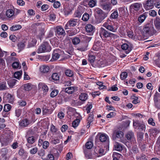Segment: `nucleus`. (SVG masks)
Listing matches in <instances>:
<instances>
[{"mask_svg":"<svg viewBox=\"0 0 160 160\" xmlns=\"http://www.w3.org/2000/svg\"><path fill=\"white\" fill-rule=\"evenodd\" d=\"M112 22L111 21L108 19L107 21L103 24V26L111 31L115 32L117 31L118 27L115 25H112Z\"/></svg>","mask_w":160,"mask_h":160,"instance_id":"obj_2","label":"nucleus"},{"mask_svg":"<svg viewBox=\"0 0 160 160\" xmlns=\"http://www.w3.org/2000/svg\"><path fill=\"white\" fill-rule=\"evenodd\" d=\"M97 0H90L88 2V5L91 8H93L96 5Z\"/></svg>","mask_w":160,"mask_h":160,"instance_id":"obj_35","label":"nucleus"},{"mask_svg":"<svg viewBox=\"0 0 160 160\" xmlns=\"http://www.w3.org/2000/svg\"><path fill=\"white\" fill-rule=\"evenodd\" d=\"M125 137L128 142H131L132 144L135 143L136 141L134 134L132 132L129 131L128 132Z\"/></svg>","mask_w":160,"mask_h":160,"instance_id":"obj_4","label":"nucleus"},{"mask_svg":"<svg viewBox=\"0 0 160 160\" xmlns=\"http://www.w3.org/2000/svg\"><path fill=\"white\" fill-rule=\"evenodd\" d=\"M80 120L79 119H76L74 120L72 123V126L74 128L77 127L80 122Z\"/></svg>","mask_w":160,"mask_h":160,"instance_id":"obj_44","label":"nucleus"},{"mask_svg":"<svg viewBox=\"0 0 160 160\" xmlns=\"http://www.w3.org/2000/svg\"><path fill=\"white\" fill-rule=\"evenodd\" d=\"M49 69V67L47 66L42 65L41 66L40 68V71L42 72L46 73L48 72Z\"/></svg>","mask_w":160,"mask_h":160,"instance_id":"obj_22","label":"nucleus"},{"mask_svg":"<svg viewBox=\"0 0 160 160\" xmlns=\"http://www.w3.org/2000/svg\"><path fill=\"white\" fill-rule=\"evenodd\" d=\"M36 42L37 41L36 39H32L31 42L28 43L27 48H29L34 46L36 44Z\"/></svg>","mask_w":160,"mask_h":160,"instance_id":"obj_31","label":"nucleus"},{"mask_svg":"<svg viewBox=\"0 0 160 160\" xmlns=\"http://www.w3.org/2000/svg\"><path fill=\"white\" fill-rule=\"evenodd\" d=\"M110 32H109L103 28H101L99 32V34L101 38L109 37Z\"/></svg>","mask_w":160,"mask_h":160,"instance_id":"obj_7","label":"nucleus"},{"mask_svg":"<svg viewBox=\"0 0 160 160\" xmlns=\"http://www.w3.org/2000/svg\"><path fill=\"white\" fill-rule=\"evenodd\" d=\"M128 76V73L126 72H123L120 74V78L122 80H124Z\"/></svg>","mask_w":160,"mask_h":160,"instance_id":"obj_54","label":"nucleus"},{"mask_svg":"<svg viewBox=\"0 0 160 160\" xmlns=\"http://www.w3.org/2000/svg\"><path fill=\"white\" fill-rule=\"evenodd\" d=\"M63 12L65 15L68 16L72 13V10L69 7H65L63 9Z\"/></svg>","mask_w":160,"mask_h":160,"instance_id":"obj_21","label":"nucleus"},{"mask_svg":"<svg viewBox=\"0 0 160 160\" xmlns=\"http://www.w3.org/2000/svg\"><path fill=\"white\" fill-rule=\"evenodd\" d=\"M146 17V16L145 13L141 15L138 17V21L141 23L143 22L145 19Z\"/></svg>","mask_w":160,"mask_h":160,"instance_id":"obj_34","label":"nucleus"},{"mask_svg":"<svg viewBox=\"0 0 160 160\" xmlns=\"http://www.w3.org/2000/svg\"><path fill=\"white\" fill-rule=\"evenodd\" d=\"M99 154V156H101L103 155H104L106 153V152L103 149L99 148L98 151Z\"/></svg>","mask_w":160,"mask_h":160,"instance_id":"obj_56","label":"nucleus"},{"mask_svg":"<svg viewBox=\"0 0 160 160\" xmlns=\"http://www.w3.org/2000/svg\"><path fill=\"white\" fill-rule=\"evenodd\" d=\"M102 8L104 10L110 11L112 8V6L110 4L106 3L102 5Z\"/></svg>","mask_w":160,"mask_h":160,"instance_id":"obj_29","label":"nucleus"},{"mask_svg":"<svg viewBox=\"0 0 160 160\" xmlns=\"http://www.w3.org/2000/svg\"><path fill=\"white\" fill-rule=\"evenodd\" d=\"M93 118L92 114H90L89 116L87 119V127L89 128L90 127V125L91 123L93 121Z\"/></svg>","mask_w":160,"mask_h":160,"instance_id":"obj_19","label":"nucleus"},{"mask_svg":"<svg viewBox=\"0 0 160 160\" xmlns=\"http://www.w3.org/2000/svg\"><path fill=\"white\" fill-rule=\"evenodd\" d=\"M41 86H42V89L43 93L46 94V93L48 91L49 89L48 87L46 85L44 84H41Z\"/></svg>","mask_w":160,"mask_h":160,"instance_id":"obj_41","label":"nucleus"},{"mask_svg":"<svg viewBox=\"0 0 160 160\" xmlns=\"http://www.w3.org/2000/svg\"><path fill=\"white\" fill-rule=\"evenodd\" d=\"M93 146V144L92 142H88L86 144L85 147L83 148L84 154L86 157L88 158H90L91 155L90 152L88 149H91Z\"/></svg>","mask_w":160,"mask_h":160,"instance_id":"obj_3","label":"nucleus"},{"mask_svg":"<svg viewBox=\"0 0 160 160\" xmlns=\"http://www.w3.org/2000/svg\"><path fill=\"white\" fill-rule=\"evenodd\" d=\"M51 131L53 133H57L58 132H59L58 131L55 127L53 125L51 126Z\"/></svg>","mask_w":160,"mask_h":160,"instance_id":"obj_61","label":"nucleus"},{"mask_svg":"<svg viewBox=\"0 0 160 160\" xmlns=\"http://www.w3.org/2000/svg\"><path fill=\"white\" fill-rule=\"evenodd\" d=\"M131 6L135 10L138 11L140 9L142 4L140 3H136L132 4Z\"/></svg>","mask_w":160,"mask_h":160,"instance_id":"obj_20","label":"nucleus"},{"mask_svg":"<svg viewBox=\"0 0 160 160\" xmlns=\"http://www.w3.org/2000/svg\"><path fill=\"white\" fill-rule=\"evenodd\" d=\"M27 143L26 146L28 148H29L32 147V144L35 142V139L33 136L29 137L27 139Z\"/></svg>","mask_w":160,"mask_h":160,"instance_id":"obj_11","label":"nucleus"},{"mask_svg":"<svg viewBox=\"0 0 160 160\" xmlns=\"http://www.w3.org/2000/svg\"><path fill=\"white\" fill-rule=\"evenodd\" d=\"M74 87H70L66 88L65 90V92L69 94H72L74 91Z\"/></svg>","mask_w":160,"mask_h":160,"instance_id":"obj_24","label":"nucleus"},{"mask_svg":"<svg viewBox=\"0 0 160 160\" xmlns=\"http://www.w3.org/2000/svg\"><path fill=\"white\" fill-rule=\"evenodd\" d=\"M138 97L136 96L134 97L133 98V99L132 101L133 103L137 104L140 102V101L138 100Z\"/></svg>","mask_w":160,"mask_h":160,"instance_id":"obj_62","label":"nucleus"},{"mask_svg":"<svg viewBox=\"0 0 160 160\" xmlns=\"http://www.w3.org/2000/svg\"><path fill=\"white\" fill-rule=\"evenodd\" d=\"M153 28L149 25H146L143 28V31L144 33L149 34L150 32L153 30Z\"/></svg>","mask_w":160,"mask_h":160,"instance_id":"obj_15","label":"nucleus"},{"mask_svg":"<svg viewBox=\"0 0 160 160\" xmlns=\"http://www.w3.org/2000/svg\"><path fill=\"white\" fill-rule=\"evenodd\" d=\"M11 108V106L10 104H6L4 107L3 110L5 112H8L9 111Z\"/></svg>","mask_w":160,"mask_h":160,"instance_id":"obj_48","label":"nucleus"},{"mask_svg":"<svg viewBox=\"0 0 160 160\" xmlns=\"http://www.w3.org/2000/svg\"><path fill=\"white\" fill-rule=\"evenodd\" d=\"M60 2L59 1H57L54 2L53 6L54 8H57L60 7Z\"/></svg>","mask_w":160,"mask_h":160,"instance_id":"obj_63","label":"nucleus"},{"mask_svg":"<svg viewBox=\"0 0 160 160\" xmlns=\"http://www.w3.org/2000/svg\"><path fill=\"white\" fill-rule=\"evenodd\" d=\"M108 137L106 134L101 135L99 137V139L101 142H105L108 139Z\"/></svg>","mask_w":160,"mask_h":160,"instance_id":"obj_33","label":"nucleus"},{"mask_svg":"<svg viewBox=\"0 0 160 160\" xmlns=\"http://www.w3.org/2000/svg\"><path fill=\"white\" fill-rule=\"evenodd\" d=\"M85 29L88 35H92L94 32L95 28L92 25L88 24L86 26Z\"/></svg>","mask_w":160,"mask_h":160,"instance_id":"obj_6","label":"nucleus"},{"mask_svg":"<svg viewBox=\"0 0 160 160\" xmlns=\"http://www.w3.org/2000/svg\"><path fill=\"white\" fill-rule=\"evenodd\" d=\"M25 43L26 41L25 40H23L21 42H19L17 45L18 48L21 51L23 49L25 46Z\"/></svg>","mask_w":160,"mask_h":160,"instance_id":"obj_17","label":"nucleus"},{"mask_svg":"<svg viewBox=\"0 0 160 160\" xmlns=\"http://www.w3.org/2000/svg\"><path fill=\"white\" fill-rule=\"evenodd\" d=\"M118 11H115L111 14L110 17V18H117L118 17Z\"/></svg>","mask_w":160,"mask_h":160,"instance_id":"obj_42","label":"nucleus"},{"mask_svg":"<svg viewBox=\"0 0 160 160\" xmlns=\"http://www.w3.org/2000/svg\"><path fill=\"white\" fill-rule=\"evenodd\" d=\"M45 32V30L43 29H42L39 31V32L38 35V37L41 40L44 36Z\"/></svg>","mask_w":160,"mask_h":160,"instance_id":"obj_39","label":"nucleus"},{"mask_svg":"<svg viewBox=\"0 0 160 160\" xmlns=\"http://www.w3.org/2000/svg\"><path fill=\"white\" fill-rule=\"evenodd\" d=\"M116 150L120 151L122 150V147L121 145L118 143H117L114 145Z\"/></svg>","mask_w":160,"mask_h":160,"instance_id":"obj_49","label":"nucleus"},{"mask_svg":"<svg viewBox=\"0 0 160 160\" xmlns=\"http://www.w3.org/2000/svg\"><path fill=\"white\" fill-rule=\"evenodd\" d=\"M65 75L69 77H72L73 75V72L69 69H67L65 71Z\"/></svg>","mask_w":160,"mask_h":160,"instance_id":"obj_38","label":"nucleus"},{"mask_svg":"<svg viewBox=\"0 0 160 160\" xmlns=\"http://www.w3.org/2000/svg\"><path fill=\"white\" fill-rule=\"evenodd\" d=\"M43 115L50 114L52 113V111L51 109H48L46 107H44L42 110Z\"/></svg>","mask_w":160,"mask_h":160,"instance_id":"obj_18","label":"nucleus"},{"mask_svg":"<svg viewBox=\"0 0 160 160\" xmlns=\"http://www.w3.org/2000/svg\"><path fill=\"white\" fill-rule=\"evenodd\" d=\"M79 98L82 101H85L88 98V95L85 93H81L79 95Z\"/></svg>","mask_w":160,"mask_h":160,"instance_id":"obj_32","label":"nucleus"},{"mask_svg":"<svg viewBox=\"0 0 160 160\" xmlns=\"http://www.w3.org/2000/svg\"><path fill=\"white\" fill-rule=\"evenodd\" d=\"M33 86L30 83H28L24 85V87L26 91L30 90L33 88Z\"/></svg>","mask_w":160,"mask_h":160,"instance_id":"obj_23","label":"nucleus"},{"mask_svg":"<svg viewBox=\"0 0 160 160\" xmlns=\"http://www.w3.org/2000/svg\"><path fill=\"white\" fill-rule=\"evenodd\" d=\"M14 12L12 9H9L7 11L6 15L8 18L13 17L14 16Z\"/></svg>","mask_w":160,"mask_h":160,"instance_id":"obj_26","label":"nucleus"},{"mask_svg":"<svg viewBox=\"0 0 160 160\" xmlns=\"http://www.w3.org/2000/svg\"><path fill=\"white\" fill-rule=\"evenodd\" d=\"M151 132L154 135L157 134L159 132V131L157 128H152L151 130Z\"/></svg>","mask_w":160,"mask_h":160,"instance_id":"obj_59","label":"nucleus"},{"mask_svg":"<svg viewBox=\"0 0 160 160\" xmlns=\"http://www.w3.org/2000/svg\"><path fill=\"white\" fill-rule=\"evenodd\" d=\"M123 133L121 131L117 130L114 131L112 137L113 140H115L117 138H121L123 137Z\"/></svg>","mask_w":160,"mask_h":160,"instance_id":"obj_8","label":"nucleus"},{"mask_svg":"<svg viewBox=\"0 0 160 160\" xmlns=\"http://www.w3.org/2000/svg\"><path fill=\"white\" fill-rule=\"evenodd\" d=\"M6 97L7 98V100L8 102L10 103H12L13 102V99L12 96L11 94L8 93Z\"/></svg>","mask_w":160,"mask_h":160,"instance_id":"obj_46","label":"nucleus"},{"mask_svg":"<svg viewBox=\"0 0 160 160\" xmlns=\"http://www.w3.org/2000/svg\"><path fill=\"white\" fill-rule=\"evenodd\" d=\"M15 60V58L11 56H9L6 59L7 62H11L12 61H14Z\"/></svg>","mask_w":160,"mask_h":160,"instance_id":"obj_64","label":"nucleus"},{"mask_svg":"<svg viewBox=\"0 0 160 160\" xmlns=\"http://www.w3.org/2000/svg\"><path fill=\"white\" fill-rule=\"evenodd\" d=\"M58 91L57 89L53 90L50 93V97L52 98H54L56 97L58 93Z\"/></svg>","mask_w":160,"mask_h":160,"instance_id":"obj_43","label":"nucleus"},{"mask_svg":"<svg viewBox=\"0 0 160 160\" xmlns=\"http://www.w3.org/2000/svg\"><path fill=\"white\" fill-rule=\"evenodd\" d=\"M38 149L37 147H35L32 148L30 151V153L31 154H34L37 153Z\"/></svg>","mask_w":160,"mask_h":160,"instance_id":"obj_53","label":"nucleus"},{"mask_svg":"<svg viewBox=\"0 0 160 160\" xmlns=\"http://www.w3.org/2000/svg\"><path fill=\"white\" fill-rule=\"evenodd\" d=\"M155 2L152 1L148 0L146 3L144 4V7L146 10H148L152 8L153 5L155 4Z\"/></svg>","mask_w":160,"mask_h":160,"instance_id":"obj_10","label":"nucleus"},{"mask_svg":"<svg viewBox=\"0 0 160 160\" xmlns=\"http://www.w3.org/2000/svg\"><path fill=\"white\" fill-rule=\"evenodd\" d=\"M95 57L94 56L89 54L88 55V60L91 62H93L95 60Z\"/></svg>","mask_w":160,"mask_h":160,"instance_id":"obj_52","label":"nucleus"},{"mask_svg":"<svg viewBox=\"0 0 160 160\" xmlns=\"http://www.w3.org/2000/svg\"><path fill=\"white\" fill-rule=\"evenodd\" d=\"M107 15L103 12L101 14L99 15L96 16L95 18L97 20V22L98 23L101 22L107 17Z\"/></svg>","mask_w":160,"mask_h":160,"instance_id":"obj_13","label":"nucleus"},{"mask_svg":"<svg viewBox=\"0 0 160 160\" xmlns=\"http://www.w3.org/2000/svg\"><path fill=\"white\" fill-rule=\"evenodd\" d=\"M89 18V14L87 13H85L82 16V19L84 21H87Z\"/></svg>","mask_w":160,"mask_h":160,"instance_id":"obj_50","label":"nucleus"},{"mask_svg":"<svg viewBox=\"0 0 160 160\" xmlns=\"http://www.w3.org/2000/svg\"><path fill=\"white\" fill-rule=\"evenodd\" d=\"M52 78L54 81H57L59 79V76L58 73H53L52 76Z\"/></svg>","mask_w":160,"mask_h":160,"instance_id":"obj_47","label":"nucleus"},{"mask_svg":"<svg viewBox=\"0 0 160 160\" xmlns=\"http://www.w3.org/2000/svg\"><path fill=\"white\" fill-rule=\"evenodd\" d=\"M7 88L5 82H2L0 83V90H3Z\"/></svg>","mask_w":160,"mask_h":160,"instance_id":"obj_40","label":"nucleus"},{"mask_svg":"<svg viewBox=\"0 0 160 160\" xmlns=\"http://www.w3.org/2000/svg\"><path fill=\"white\" fill-rule=\"evenodd\" d=\"M59 50L57 49L54 50L52 54V58L51 59L52 61L57 60L60 57V54L59 53Z\"/></svg>","mask_w":160,"mask_h":160,"instance_id":"obj_14","label":"nucleus"},{"mask_svg":"<svg viewBox=\"0 0 160 160\" xmlns=\"http://www.w3.org/2000/svg\"><path fill=\"white\" fill-rule=\"evenodd\" d=\"M51 50V48L49 44L46 42L42 44L37 50L38 53L49 52Z\"/></svg>","mask_w":160,"mask_h":160,"instance_id":"obj_1","label":"nucleus"},{"mask_svg":"<svg viewBox=\"0 0 160 160\" xmlns=\"http://www.w3.org/2000/svg\"><path fill=\"white\" fill-rule=\"evenodd\" d=\"M87 46L85 45H83L82 46H80L77 48V50L81 52L85 51L87 50Z\"/></svg>","mask_w":160,"mask_h":160,"instance_id":"obj_51","label":"nucleus"},{"mask_svg":"<svg viewBox=\"0 0 160 160\" xmlns=\"http://www.w3.org/2000/svg\"><path fill=\"white\" fill-rule=\"evenodd\" d=\"M78 20L74 18H71L68 21L66 25V27H68V25L70 27H74L77 25L78 24Z\"/></svg>","mask_w":160,"mask_h":160,"instance_id":"obj_9","label":"nucleus"},{"mask_svg":"<svg viewBox=\"0 0 160 160\" xmlns=\"http://www.w3.org/2000/svg\"><path fill=\"white\" fill-rule=\"evenodd\" d=\"M154 23L157 28L158 29H160V19L157 17L154 20Z\"/></svg>","mask_w":160,"mask_h":160,"instance_id":"obj_27","label":"nucleus"},{"mask_svg":"<svg viewBox=\"0 0 160 160\" xmlns=\"http://www.w3.org/2000/svg\"><path fill=\"white\" fill-rule=\"evenodd\" d=\"M22 74V71H19L15 72L14 76L15 78L19 79L21 76Z\"/></svg>","mask_w":160,"mask_h":160,"instance_id":"obj_36","label":"nucleus"},{"mask_svg":"<svg viewBox=\"0 0 160 160\" xmlns=\"http://www.w3.org/2000/svg\"><path fill=\"white\" fill-rule=\"evenodd\" d=\"M92 105L90 102H88L86 106V110L87 112L88 113L90 112V110L92 108Z\"/></svg>","mask_w":160,"mask_h":160,"instance_id":"obj_45","label":"nucleus"},{"mask_svg":"<svg viewBox=\"0 0 160 160\" xmlns=\"http://www.w3.org/2000/svg\"><path fill=\"white\" fill-rule=\"evenodd\" d=\"M31 123V122L29 120L26 118L20 121L19 125L21 127H26L29 125Z\"/></svg>","mask_w":160,"mask_h":160,"instance_id":"obj_12","label":"nucleus"},{"mask_svg":"<svg viewBox=\"0 0 160 160\" xmlns=\"http://www.w3.org/2000/svg\"><path fill=\"white\" fill-rule=\"evenodd\" d=\"M44 160H54V157L53 155L51 154H48L46 158L44 159Z\"/></svg>","mask_w":160,"mask_h":160,"instance_id":"obj_58","label":"nucleus"},{"mask_svg":"<svg viewBox=\"0 0 160 160\" xmlns=\"http://www.w3.org/2000/svg\"><path fill=\"white\" fill-rule=\"evenodd\" d=\"M22 109L18 108L16 109L15 112V114L16 116L18 118L21 115L22 113Z\"/></svg>","mask_w":160,"mask_h":160,"instance_id":"obj_55","label":"nucleus"},{"mask_svg":"<svg viewBox=\"0 0 160 160\" xmlns=\"http://www.w3.org/2000/svg\"><path fill=\"white\" fill-rule=\"evenodd\" d=\"M17 81L15 79H10L8 81V84L10 88H12L15 85Z\"/></svg>","mask_w":160,"mask_h":160,"instance_id":"obj_25","label":"nucleus"},{"mask_svg":"<svg viewBox=\"0 0 160 160\" xmlns=\"http://www.w3.org/2000/svg\"><path fill=\"white\" fill-rule=\"evenodd\" d=\"M84 8L82 6H79L75 11L74 14V17L80 18L82 14L84 12Z\"/></svg>","mask_w":160,"mask_h":160,"instance_id":"obj_5","label":"nucleus"},{"mask_svg":"<svg viewBox=\"0 0 160 160\" xmlns=\"http://www.w3.org/2000/svg\"><path fill=\"white\" fill-rule=\"evenodd\" d=\"M56 33L59 35L65 36L66 34V33L63 28L60 26L57 28Z\"/></svg>","mask_w":160,"mask_h":160,"instance_id":"obj_16","label":"nucleus"},{"mask_svg":"<svg viewBox=\"0 0 160 160\" xmlns=\"http://www.w3.org/2000/svg\"><path fill=\"white\" fill-rule=\"evenodd\" d=\"M121 48L123 50H127L129 48V45L128 43L122 44L121 46Z\"/></svg>","mask_w":160,"mask_h":160,"instance_id":"obj_60","label":"nucleus"},{"mask_svg":"<svg viewBox=\"0 0 160 160\" xmlns=\"http://www.w3.org/2000/svg\"><path fill=\"white\" fill-rule=\"evenodd\" d=\"M80 39L78 38H75L72 40V42L74 45H77L80 42Z\"/></svg>","mask_w":160,"mask_h":160,"instance_id":"obj_57","label":"nucleus"},{"mask_svg":"<svg viewBox=\"0 0 160 160\" xmlns=\"http://www.w3.org/2000/svg\"><path fill=\"white\" fill-rule=\"evenodd\" d=\"M95 17L99 15L104 12L102 10L99 8H96L94 9Z\"/></svg>","mask_w":160,"mask_h":160,"instance_id":"obj_37","label":"nucleus"},{"mask_svg":"<svg viewBox=\"0 0 160 160\" xmlns=\"http://www.w3.org/2000/svg\"><path fill=\"white\" fill-rule=\"evenodd\" d=\"M100 43H96L93 45L92 48L93 50L95 51H98L100 50L101 47L100 46Z\"/></svg>","mask_w":160,"mask_h":160,"instance_id":"obj_28","label":"nucleus"},{"mask_svg":"<svg viewBox=\"0 0 160 160\" xmlns=\"http://www.w3.org/2000/svg\"><path fill=\"white\" fill-rule=\"evenodd\" d=\"M22 28V26L20 25H15L11 27L10 30L11 31H15L20 29Z\"/></svg>","mask_w":160,"mask_h":160,"instance_id":"obj_30","label":"nucleus"}]
</instances>
